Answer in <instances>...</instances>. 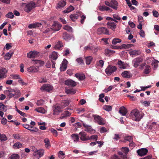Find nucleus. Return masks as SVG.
I'll use <instances>...</instances> for the list:
<instances>
[{
	"instance_id": "13",
	"label": "nucleus",
	"mask_w": 159,
	"mask_h": 159,
	"mask_svg": "<svg viewBox=\"0 0 159 159\" xmlns=\"http://www.w3.org/2000/svg\"><path fill=\"white\" fill-rule=\"evenodd\" d=\"M65 84L67 85L70 86L72 87H74L77 85L75 81L70 79L66 80L65 81Z\"/></svg>"
},
{
	"instance_id": "35",
	"label": "nucleus",
	"mask_w": 159,
	"mask_h": 159,
	"mask_svg": "<svg viewBox=\"0 0 159 159\" xmlns=\"http://www.w3.org/2000/svg\"><path fill=\"white\" fill-rule=\"evenodd\" d=\"M62 38L65 40H68L70 38V35L66 32H64L62 35Z\"/></svg>"
},
{
	"instance_id": "6",
	"label": "nucleus",
	"mask_w": 159,
	"mask_h": 159,
	"mask_svg": "<svg viewBox=\"0 0 159 159\" xmlns=\"http://www.w3.org/2000/svg\"><path fill=\"white\" fill-rule=\"evenodd\" d=\"M97 33L98 34H109V31L106 28L102 27L99 28L98 29Z\"/></svg>"
},
{
	"instance_id": "7",
	"label": "nucleus",
	"mask_w": 159,
	"mask_h": 159,
	"mask_svg": "<svg viewBox=\"0 0 159 159\" xmlns=\"http://www.w3.org/2000/svg\"><path fill=\"white\" fill-rule=\"evenodd\" d=\"M61 25L59 24L58 22L54 21L51 27V29L55 31H58L61 29Z\"/></svg>"
},
{
	"instance_id": "26",
	"label": "nucleus",
	"mask_w": 159,
	"mask_h": 159,
	"mask_svg": "<svg viewBox=\"0 0 159 159\" xmlns=\"http://www.w3.org/2000/svg\"><path fill=\"white\" fill-rule=\"evenodd\" d=\"M99 9L101 11H108L109 10H110L111 11H112V10L110 9V8L105 6H99Z\"/></svg>"
},
{
	"instance_id": "17",
	"label": "nucleus",
	"mask_w": 159,
	"mask_h": 159,
	"mask_svg": "<svg viewBox=\"0 0 159 159\" xmlns=\"http://www.w3.org/2000/svg\"><path fill=\"white\" fill-rule=\"evenodd\" d=\"M118 3L116 0H111V7L113 9L117 10Z\"/></svg>"
},
{
	"instance_id": "29",
	"label": "nucleus",
	"mask_w": 159,
	"mask_h": 159,
	"mask_svg": "<svg viewBox=\"0 0 159 159\" xmlns=\"http://www.w3.org/2000/svg\"><path fill=\"white\" fill-rule=\"evenodd\" d=\"M50 57L53 60H56L58 57L57 53L55 51L53 52L50 56Z\"/></svg>"
},
{
	"instance_id": "62",
	"label": "nucleus",
	"mask_w": 159,
	"mask_h": 159,
	"mask_svg": "<svg viewBox=\"0 0 159 159\" xmlns=\"http://www.w3.org/2000/svg\"><path fill=\"white\" fill-rule=\"evenodd\" d=\"M98 136L97 135H92L89 137V140L93 139L97 140L98 139Z\"/></svg>"
},
{
	"instance_id": "47",
	"label": "nucleus",
	"mask_w": 159,
	"mask_h": 159,
	"mask_svg": "<svg viewBox=\"0 0 159 159\" xmlns=\"http://www.w3.org/2000/svg\"><path fill=\"white\" fill-rule=\"evenodd\" d=\"M19 156L16 154H14L11 155L9 158V159H19Z\"/></svg>"
},
{
	"instance_id": "56",
	"label": "nucleus",
	"mask_w": 159,
	"mask_h": 159,
	"mask_svg": "<svg viewBox=\"0 0 159 159\" xmlns=\"http://www.w3.org/2000/svg\"><path fill=\"white\" fill-rule=\"evenodd\" d=\"M104 63V62L103 60H100L98 62L96 63V65L97 66L102 67L103 66Z\"/></svg>"
},
{
	"instance_id": "43",
	"label": "nucleus",
	"mask_w": 159,
	"mask_h": 159,
	"mask_svg": "<svg viewBox=\"0 0 159 159\" xmlns=\"http://www.w3.org/2000/svg\"><path fill=\"white\" fill-rule=\"evenodd\" d=\"M7 140L6 135L4 134H1L0 133V141H5Z\"/></svg>"
},
{
	"instance_id": "34",
	"label": "nucleus",
	"mask_w": 159,
	"mask_h": 159,
	"mask_svg": "<svg viewBox=\"0 0 159 159\" xmlns=\"http://www.w3.org/2000/svg\"><path fill=\"white\" fill-rule=\"evenodd\" d=\"M74 7L72 6H70L69 7L67 8L66 10H65L63 11L64 13H68L71 11L74 10Z\"/></svg>"
},
{
	"instance_id": "52",
	"label": "nucleus",
	"mask_w": 159,
	"mask_h": 159,
	"mask_svg": "<svg viewBox=\"0 0 159 159\" xmlns=\"http://www.w3.org/2000/svg\"><path fill=\"white\" fill-rule=\"evenodd\" d=\"M63 28L69 31H72V29L71 27L68 25L64 26L63 27Z\"/></svg>"
},
{
	"instance_id": "12",
	"label": "nucleus",
	"mask_w": 159,
	"mask_h": 159,
	"mask_svg": "<svg viewBox=\"0 0 159 159\" xmlns=\"http://www.w3.org/2000/svg\"><path fill=\"white\" fill-rule=\"evenodd\" d=\"M143 61V59L141 57H137L134 59L133 61L134 66L135 68H137L139 64Z\"/></svg>"
},
{
	"instance_id": "46",
	"label": "nucleus",
	"mask_w": 159,
	"mask_h": 159,
	"mask_svg": "<svg viewBox=\"0 0 159 159\" xmlns=\"http://www.w3.org/2000/svg\"><path fill=\"white\" fill-rule=\"evenodd\" d=\"M35 110L38 112H40L43 113H45V110L42 107H39L35 109Z\"/></svg>"
},
{
	"instance_id": "39",
	"label": "nucleus",
	"mask_w": 159,
	"mask_h": 159,
	"mask_svg": "<svg viewBox=\"0 0 159 159\" xmlns=\"http://www.w3.org/2000/svg\"><path fill=\"white\" fill-rule=\"evenodd\" d=\"M85 59L86 64L89 65L93 60V57L91 56H89L87 57Z\"/></svg>"
},
{
	"instance_id": "33",
	"label": "nucleus",
	"mask_w": 159,
	"mask_h": 159,
	"mask_svg": "<svg viewBox=\"0 0 159 159\" xmlns=\"http://www.w3.org/2000/svg\"><path fill=\"white\" fill-rule=\"evenodd\" d=\"M63 47V45L62 42L61 41H59L54 47V48L56 49H59Z\"/></svg>"
},
{
	"instance_id": "32",
	"label": "nucleus",
	"mask_w": 159,
	"mask_h": 159,
	"mask_svg": "<svg viewBox=\"0 0 159 159\" xmlns=\"http://www.w3.org/2000/svg\"><path fill=\"white\" fill-rule=\"evenodd\" d=\"M44 142L45 143V146L46 148H49L51 147L49 139L48 138H46L44 140Z\"/></svg>"
},
{
	"instance_id": "1",
	"label": "nucleus",
	"mask_w": 159,
	"mask_h": 159,
	"mask_svg": "<svg viewBox=\"0 0 159 159\" xmlns=\"http://www.w3.org/2000/svg\"><path fill=\"white\" fill-rule=\"evenodd\" d=\"M130 116L132 120L136 121H139L143 117V115L136 109H134L131 111Z\"/></svg>"
},
{
	"instance_id": "8",
	"label": "nucleus",
	"mask_w": 159,
	"mask_h": 159,
	"mask_svg": "<svg viewBox=\"0 0 159 159\" xmlns=\"http://www.w3.org/2000/svg\"><path fill=\"white\" fill-rule=\"evenodd\" d=\"M39 54V52L35 51H31L27 53V57L30 58H34L37 57Z\"/></svg>"
},
{
	"instance_id": "59",
	"label": "nucleus",
	"mask_w": 159,
	"mask_h": 159,
	"mask_svg": "<svg viewBox=\"0 0 159 159\" xmlns=\"http://www.w3.org/2000/svg\"><path fill=\"white\" fill-rule=\"evenodd\" d=\"M13 136L15 139L18 140L20 139V136L19 134H13Z\"/></svg>"
},
{
	"instance_id": "53",
	"label": "nucleus",
	"mask_w": 159,
	"mask_h": 159,
	"mask_svg": "<svg viewBox=\"0 0 159 159\" xmlns=\"http://www.w3.org/2000/svg\"><path fill=\"white\" fill-rule=\"evenodd\" d=\"M22 146V145L21 143L19 142H17L14 144L13 147H16L17 148H21Z\"/></svg>"
},
{
	"instance_id": "41",
	"label": "nucleus",
	"mask_w": 159,
	"mask_h": 159,
	"mask_svg": "<svg viewBox=\"0 0 159 159\" xmlns=\"http://www.w3.org/2000/svg\"><path fill=\"white\" fill-rule=\"evenodd\" d=\"M121 42V40L118 38H115L113 39L112 42V44L115 45L118 43H120Z\"/></svg>"
},
{
	"instance_id": "25",
	"label": "nucleus",
	"mask_w": 159,
	"mask_h": 159,
	"mask_svg": "<svg viewBox=\"0 0 159 159\" xmlns=\"http://www.w3.org/2000/svg\"><path fill=\"white\" fill-rule=\"evenodd\" d=\"M75 76L78 78L79 80H83L85 78V75L84 74L76 73L75 74Z\"/></svg>"
},
{
	"instance_id": "28",
	"label": "nucleus",
	"mask_w": 159,
	"mask_h": 159,
	"mask_svg": "<svg viewBox=\"0 0 159 159\" xmlns=\"http://www.w3.org/2000/svg\"><path fill=\"white\" fill-rule=\"evenodd\" d=\"M151 71V67L148 65H146L145 66V68L143 70V73L148 74H149Z\"/></svg>"
},
{
	"instance_id": "48",
	"label": "nucleus",
	"mask_w": 159,
	"mask_h": 159,
	"mask_svg": "<svg viewBox=\"0 0 159 159\" xmlns=\"http://www.w3.org/2000/svg\"><path fill=\"white\" fill-rule=\"evenodd\" d=\"M133 46V45L132 44H122L121 45V47L122 48H128L131 47Z\"/></svg>"
},
{
	"instance_id": "49",
	"label": "nucleus",
	"mask_w": 159,
	"mask_h": 159,
	"mask_svg": "<svg viewBox=\"0 0 159 159\" xmlns=\"http://www.w3.org/2000/svg\"><path fill=\"white\" fill-rule=\"evenodd\" d=\"M129 149L128 148L123 147L121 149V151L125 154V155H126L128 154Z\"/></svg>"
},
{
	"instance_id": "51",
	"label": "nucleus",
	"mask_w": 159,
	"mask_h": 159,
	"mask_svg": "<svg viewBox=\"0 0 159 159\" xmlns=\"http://www.w3.org/2000/svg\"><path fill=\"white\" fill-rule=\"evenodd\" d=\"M65 153L62 151H60L58 154V157L61 159L65 157Z\"/></svg>"
},
{
	"instance_id": "61",
	"label": "nucleus",
	"mask_w": 159,
	"mask_h": 159,
	"mask_svg": "<svg viewBox=\"0 0 159 159\" xmlns=\"http://www.w3.org/2000/svg\"><path fill=\"white\" fill-rule=\"evenodd\" d=\"M111 48L115 49H122V48L121 47V45L120 46H114V45H111Z\"/></svg>"
},
{
	"instance_id": "11",
	"label": "nucleus",
	"mask_w": 159,
	"mask_h": 159,
	"mask_svg": "<svg viewBox=\"0 0 159 159\" xmlns=\"http://www.w3.org/2000/svg\"><path fill=\"white\" fill-rule=\"evenodd\" d=\"M148 152V149L146 148H142L137 150V152L138 155L143 156L146 155Z\"/></svg>"
},
{
	"instance_id": "37",
	"label": "nucleus",
	"mask_w": 159,
	"mask_h": 159,
	"mask_svg": "<svg viewBox=\"0 0 159 159\" xmlns=\"http://www.w3.org/2000/svg\"><path fill=\"white\" fill-rule=\"evenodd\" d=\"M66 92L67 93H70L71 94H74L76 92V90L73 89H67L65 90Z\"/></svg>"
},
{
	"instance_id": "14",
	"label": "nucleus",
	"mask_w": 159,
	"mask_h": 159,
	"mask_svg": "<svg viewBox=\"0 0 159 159\" xmlns=\"http://www.w3.org/2000/svg\"><path fill=\"white\" fill-rule=\"evenodd\" d=\"M52 89L53 87L49 84H44L40 88L41 90H45L48 92L50 91Z\"/></svg>"
},
{
	"instance_id": "2",
	"label": "nucleus",
	"mask_w": 159,
	"mask_h": 159,
	"mask_svg": "<svg viewBox=\"0 0 159 159\" xmlns=\"http://www.w3.org/2000/svg\"><path fill=\"white\" fill-rule=\"evenodd\" d=\"M24 7V11L28 13L31 12L37 7V5L35 2L33 1H30L28 3H25Z\"/></svg>"
},
{
	"instance_id": "30",
	"label": "nucleus",
	"mask_w": 159,
	"mask_h": 159,
	"mask_svg": "<svg viewBox=\"0 0 159 159\" xmlns=\"http://www.w3.org/2000/svg\"><path fill=\"white\" fill-rule=\"evenodd\" d=\"M71 137L73 139L75 142H77L79 139V136L77 134H73L71 135Z\"/></svg>"
},
{
	"instance_id": "27",
	"label": "nucleus",
	"mask_w": 159,
	"mask_h": 159,
	"mask_svg": "<svg viewBox=\"0 0 159 159\" xmlns=\"http://www.w3.org/2000/svg\"><path fill=\"white\" fill-rule=\"evenodd\" d=\"M66 0H61L58 4L57 7L58 8H61L63 7L66 4Z\"/></svg>"
},
{
	"instance_id": "10",
	"label": "nucleus",
	"mask_w": 159,
	"mask_h": 159,
	"mask_svg": "<svg viewBox=\"0 0 159 159\" xmlns=\"http://www.w3.org/2000/svg\"><path fill=\"white\" fill-rule=\"evenodd\" d=\"M62 107H61L60 106L56 105H55L53 108V114L54 115H57L59 113L61 112L62 111L61 109Z\"/></svg>"
},
{
	"instance_id": "15",
	"label": "nucleus",
	"mask_w": 159,
	"mask_h": 159,
	"mask_svg": "<svg viewBox=\"0 0 159 159\" xmlns=\"http://www.w3.org/2000/svg\"><path fill=\"white\" fill-rule=\"evenodd\" d=\"M39 70V68L38 67L30 66L27 69V71L30 73H35L37 72Z\"/></svg>"
},
{
	"instance_id": "19",
	"label": "nucleus",
	"mask_w": 159,
	"mask_h": 159,
	"mask_svg": "<svg viewBox=\"0 0 159 159\" xmlns=\"http://www.w3.org/2000/svg\"><path fill=\"white\" fill-rule=\"evenodd\" d=\"M42 24L40 23H35L33 24H30L28 27L30 29L34 28L36 27H39L41 26Z\"/></svg>"
},
{
	"instance_id": "45",
	"label": "nucleus",
	"mask_w": 159,
	"mask_h": 159,
	"mask_svg": "<svg viewBox=\"0 0 159 159\" xmlns=\"http://www.w3.org/2000/svg\"><path fill=\"white\" fill-rule=\"evenodd\" d=\"M103 109L105 110L109 111L112 110V106L110 105H104L103 107Z\"/></svg>"
},
{
	"instance_id": "3",
	"label": "nucleus",
	"mask_w": 159,
	"mask_h": 159,
	"mask_svg": "<svg viewBox=\"0 0 159 159\" xmlns=\"http://www.w3.org/2000/svg\"><path fill=\"white\" fill-rule=\"evenodd\" d=\"M8 89L5 91V93L10 98L14 97L15 95H18L20 93L19 90H15L11 88H7Z\"/></svg>"
},
{
	"instance_id": "60",
	"label": "nucleus",
	"mask_w": 159,
	"mask_h": 159,
	"mask_svg": "<svg viewBox=\"0 0 159 159\" xmlns=\"http://www.w3.org/2000/svg\"><path fill=\"white\" fill-rule=\"evenodd\" d=\"M130 55H135L136 54H139V52L137 50H133L131 52H130Z\"/></svg>"
},
{
	"instance_id": "57",
	"label": "nucleus",
	"mask_w": 159,
	"mask_h": 159,
	"mask_svg": "<svg viewBox=\"0 0 159 159\" xmlns=\"http://www.w3.org/2000/svg\"><path fill=\"white\" fill-rule=\"evenodd\" d=\"M11 76H12L13 79L17 80L20 78V75H12Z\"/></svg>"
},
{
	"instance_id": "23",
	"label": "nucleus",
	"mask_w": 159,
	"mask_h": 159,
	"mask_svg": "<svg viewBox=\"0 0 159 159\" xmlns=\"http://www.w3.org/2000/svg\"><path fill=\"white\" fill-rule=\"evenodd\" d=\"M80 14L79 13H76L75 14H71L70 15V17L71 20L73 22H75L76 20L78 18Z\"/></svg>"
},
{
	"instance_id": "4",
	"label": "nucleus",
	"mask_w": 159,
	"mask_h": 159,
	"mask_svg": "<svg viewBox=\"0 0 159 159\" xmlns=\"http://www.w3.org/2000/svg\"><path fill=\"white\" fill-rule=\"evenodd\" d=\"M117 68L115 66L109 65L105 70V72L108 75H111L112 73L116 71Z\"/></svg>"
},
{
	"instance_id": "21",
	"label": "nucleus",
	"mask_w": 159,
	"mask_h": 159,
	"mask_svg": "<svg viewBox=\"0 0 159 159\" xmlns=\"http://www.w3.org/2000/svg\"><path fill=\"white\" fill-rule=\"evenodd\" d=\"M83 126L85 128V129L84 130L85 131L89 133H91L93 131V129L90 126L86 125L84 123H83Z\"/></svg>"
},
{
	"instance_id": "54",
	"label": "nucleus",
	"mask_w": 159,
	"mask_h": 159,
	"mask_svg": "<svg viewBox=\"0 0 159 159\" xmlns=\"http://www.w3.org/2000/svg\"><path fill=\"white\" fill-rule=\"evenodd\" d=\"M118 154L121 156V158L122 159H127L126 155L123 154V152L122 151L119 152Z\"/></svg>"
},
{
	"instance_id": "36",
	"label": "nucleus",
	"mask_w": 159,
	"mask_h": 159,
	"mask_svg": "<svg viewBox=\"0 0 159 159\" xmlns=\"http://www.w3.org/2000/svg\"><path fill=\"white\" fill-rule=\"evenodd\" d=\"M69 104V102L68 100H63L61 103V106L62 108L68 106Z\"/></svg>"
},
{
	"instance_id": "55",
	"label": "nucleus",
	"mask_w": 159,
	"mask_h": 159,
	"mask_svg": "<svg viewBox=\"0 0 159 159\" xmlns=\"http://www.w3.org/2000/svg\"><path fill=\"white\" fill-rule=\"evenodd\" d=\"M6 17L12 19L14 17V14L12 12H9L6 15Z\"/></svg>"
},
{
	"instance_id": "16",
	"label": "nucleus",
	"mask_w": 159,
	"mask_h": 159,
	"mask_svg": "<svg viewBox=\"0 0 159 159\" xmlns=\"http://www.w3.org/2000/svg\"><path fill=\"white\" fill-rule=\"evenodd\" d=\"M7 72V70L6 68H0V78L6 77Z\"/></svg>"
},
{
	"instance_id": "38",
	"label": "nucleus",
	"mask_w": 159,
	"mask_h": 159,
	"mask_svg": "<svg viewBox=\"0 0 159 159\" xmlns=\"http://www.w3.org/2000/svg\"><path fill=\"white\" fill-rule=\"evenodd\" d=\"M13 54V53H11L8 52L7 53L4 57V59L8 60L11 57L12 55Z\"/></svg>"
},
{
	"instance_id": "42",
	"label": "nucleus",
	"mask_w": 159,
	"mask_h": 159,
	"mask_svg": "<svg viewBox=\"0 0 159 159\" xmlns=\"http://www.w3.org/2000/svg\"><path fill=\"white\" fill-rule=\"evenodd\" d=\"M7 110V106L3 104L2 103H0V110L6 111Z\"/></svg>"
},
{
	"instance_id": "24",
	"label": "nucleus",
	"mask_w": 159,
	"mask_h": 159,
	"mask_svg": "<svg viewBox=\"0 0 159 159\" xmlns=\"http://www.w3.org/2000/svg\"><path fill=\"white\" fill-rule=\"evenodd\" d=\"M119 112L122 115L124 116L126 114L127 110L124 106H122L120 108Z\"/></svg>"
},
{
	"instance_id": "63",
	"label": "nucleus",
	"mask_w": 159,
	"mask_h": 159,
	"mask_svg": "<svg viewBox=\"0 0 159 159\" xmlns=\"http://www.w3.org/2000/svg\"><path fill=\"white\" fill-rule=\"evenodd\" d=\"M153 16L155 17H158L159 16L158 12L156 10H153L152 11Z\"/></svg>"
},
{
	"instance_id": "20",
	"label": "nucleus",
	"mask_w": 159,
	"mask_h": 159,
	"mask_svg": "<svg viewBox=\"0 0 159 159\" xmlns=\"http://www.w3.org/2000/svg\"><path fill=\"white\" fill-rule=\"evenodd\" d=\"M122 76L125 78H129L132 76L130 72L129 71H125L121 74Z\"/></svg>"
},
{
	"instance_id": "40",
	"label": "nucleus",
	"mask_w": 159,
	"mask_h": 159,
	"mask_svg": "<svg viewBox=\"0 0 159 159\" xmlns=\"http://www.w3.org/2000/svg\"><path fill=\"white\" fill-rule=\"evenodd\" d=\"M118 64L119 66V67L120 68L122 69H124L125 68V67L124 65V63L121 60H119L118 62Z\"/></svg>"
},
{
	"instance_id": "44",
	"label": "nucleus",
	"mask_w": 159,
	"mask_h": 159,
	"mask_svg": "<svg viewBox=\"0 0 159 159\" xmlns=\"http://www.w3.org/2000/svg\"><path fill=\"white\" fill-rule=\"evenodd\" d=\"M133 141V137L131 136H128L125 137L124 140V142L125 143L126 141L130 142Z\"/></svg>"
},
{
	"instance_id": "64",
	"label": "nucleus",
	"mask_w": 159,
	"mask_h": 159,
	"mask_svg": "<svg viewBox=\"0 0 159 159\" xmlns=\"http://www.w3.org/2000/svg\"><path fill=\"white\" fill-rule=\"evenodd\" d=\"M67 61L66 59H63V60L61 63V64L62 65H64L65 68H66V66H67Z\"/></svg>"
},
{
	"instance_id": "18",
	"label": "nucleus",
	"mask_w": 159,
	"mask_h": 159,
	"mask_svg": "<svg viewBox=\"0 0 159 159\" xmlns=\"http://www.w3.org/2000/svg\"><path fill=\"white\" fill-rule=\"evenodd\" d=\"M107 25L108 27L113 30H114L116 26V24L115 23L111 21L108 22Z\"/></svg>"
},
{
	"instance_id": "58",
	"label": "nucleus",
	"mask_w": 159,
	"mask_h": 159,
	"mask_svg": "<svg viewBox=\"0 0 159 159\" xmlns=\"http://www.w3.org/2000/svg\"><path fill=\"white\" fill-rule=\"evenodd\" d=\"M44 101L43 100H38L36 102V104L38 106H41L43 104Z\"/></svg>"
},
{
	"instance_id": "9",
	"label": "nucleus",
	"mask_w": 159,
	"mask_h": 159,
	"mask_svg": "<svg viewBox=\"0 0 159 159\" xmlns=\"http://www.w3.org/2000/svg\"><path fill=\"white\" fill-rule=\"evenodd\" d=\"M94 119L97 121L98 124L101 125H103L105 123L103 119L101 117L98 115H93Z\"/></svg>"
},
{
	"instance_id": "5",
	"label": "nucleus",
	"mask_w": 159,
	"mask_h": 159,
	"mask_svg": "<svg viewBox=\"0 0 159 159\" xmlns=\"http://www.w3.org/2000/svg\"><path fill=\"white\" fill-rule=\"evenodd\" d=\"M80 140L82 141H86L89 140V136H87L86 133L82 131L79 134Z\"/></svg>"
},
{
	"instance_id": "31",
	"label": "nucleus",
	"mask_w": 159,
	"mask_h": 159,
	"mask_svg": "<svg viewBox=\"0 0 159 159\" xmlns=\"http://www.w3.org/2000/svg\"><path fill=\"white\" fill-rule=\"evenodd\" d=\"M114 52H115L113 50L106 49L105 50V54L107 56H109Z\"/></svg>"
},
{
	"instance_id": "50",
	"label": "nucleus",
	"mask_w": 159,
	"mask_h": 159,
	"mask_svg": "<svg viewBox=\"0 0 159 159\" xmlns=\"http://www.w3.org/2000/svg\"><path fill=\"white\" fill-rule=\"evenodd\" d=\"M43 153L44 151L43 150H38L34 155L37 154L39 155L40 157H41L43 155Z\"/></svg>"
},
{
	"instance_id": "22",
	"label": "nucleus",
	"mask_w": 159,
	"mask_h": 159,
	"mask_svg": "<svg viewBox=\"0 0 159 159\" xmlns=\"http://www.w3.org/2000/svg\"><path fill=\"white\" fill-rule=\"evenodd\" d=\"M70 112H69L68 111H65L64 112L61 114V116L60 117V119H63L67 117H68L70 116L71 115Z\"/></svg>"
}]
</instances>
